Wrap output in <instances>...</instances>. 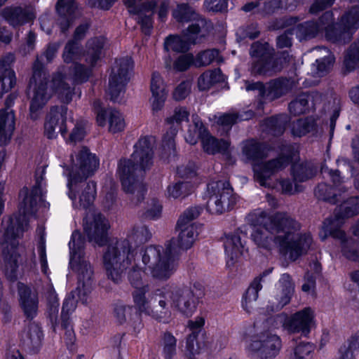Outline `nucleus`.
I'll return each instance as SVG.
<instances>
[{
	"instance_id": "46",
	"label": "nucleus",
	"mask_w": 359,
	"mask_h": 359,
	"mask_svg": "<svg viewBox=\"0 0 359 359\" xmlns=\"http://www.w3.org/2000/svg\"><path fill=\"white\" fill-rule=\"evenodd\" d=\"M308 98L309 96L306 94L300 95L298 98L290 104V111L294 115H299L304 113L308 104Z\"/></svg>"
},
{
	"instance_id": "38",
	"label": "nucleus",
	"mask_w": 359,
	"mask_h": 359,
	"mask_svg": "<svg viewBox=\"0 0 359 359\" xmlns=\"http://www.w3.org/2000/svg\"><path fill=\"white\" fill-rule=\"evenodd\" d=\"M315 346L311 343H300L294 349L292 359H313Z\"/></svg>"
},
{
	"instance_id": "64",
	"label": "nucleus",
	"mask_w": 359,
	"mask_h": 359,
	"mask_svg": "<svg viewBox=\"0 0 359 359\" xmlns=\"http://www.w3.org/2000/svg\"><path fill=\"white\" fill-rule=\"evenodd\" d=\"M48 303L50 304V314L55 316L58 312V301L55 291L51 290L48 295Z\"/></svg>"
},
{
	"instance_id": "15",
	"label": "nucleus",
	"mask_w": 359,
	"mask_h": 359,
	"mask_svg": "<svg viewBox=\"0 0 359 359\" xmlns=\"http://www.w3.org/2000/svg\"><path fill=\"white\" fill-rule=\"evenodd\" d=\"M198 138L201 139L203 150L209 154L225 151L229 146L227 141H219L210 135L201 123L195 122L194 128L189 130L185 136V140L190 144H194L197 142Z\"/></svg>"
},
{
	"instance_id": "35",
	"label": "nucleus",
	"mask_w": 359,
	"mask_h": 359,
	"mask_svg": "<svg viewBox=\"0 0 359 359\" xmlns=\"http://www.w3.org/2000/svg\"><path fill=\"white\" fill-rule=\"evenodd\" d=\"M223 80V76L219 69L210 70L204 72L198 79V86L201 90L210 89L214 84Z\"/></svg>"
},
{
	"instance_id": "10",
	"label": "nucleus",
	"mask_w": 359,
	"mask_h": 359,
	"mask_svg": "<svg viewBox=\"0 0 359 359\" xmlns=\"http://www.w3.org/2000/svg\"><path fill=\"white\" fill-rule=\"evenodd\" d=\"M99 161L86 147H82L74 151L70 156V163L67 165L65 171L68 177L69 196L73 201L74 195L73 191L77 182L91 175L97 170Z\"/></svg>"
},
{
	"instance_id": "3",
	"label": "nucleus",
	"mask_w": 359,
	"mask_h": 359,
	"mask_svg": "<svg viewBox=\"0 0 359 359\" xmlns=\"http://www.w3.org/2000/svg\"><path fill=\"white\" fill-rule=\"evenodd\" d=\"M176 268L170 246L166 249L160 246H149L134 257V266L129 271L128 280L136 290L148 286L144 283L145 276L166 280L174 273Z\"/></svg>"
},
{
	"instance_id": "16",
	"label": "nucleus",
	"mask_w": 359,
	"mask_h": 359,
	"mask_svg": "<svg viewBox=\"0 0 359 359\" xmlns=\"http://www.w3.org/2000/svg\"><path fill=\"white\" fill-rule=\"evenodd\" d=\"M314 311L311 308H305L300 310L290 318L283 316L276 317V320L283 323V326L289 332L292 333H301L307 334L311 327L314 325Z\"/></svg>"
},
{
	"instance_id": "50",
	"label": "nucleus",
	"mask_w": 359,
	"mask_h": 359,
	"mask_svg": "<svg viewBox=\"0 0 359 359\" xmlns=\"http://www.w3.org/2000/svg\"><path fill=\"white\" fill-rule=\"evenodd\" d=\"M358 10V8H354L342 18V22L348 29L358 27L359 21Z\"/></svg>"
},
{
	"instance_id": "18",
	"label": "nucleus",
	"mask_w": 359,
	"mask_h": 359,
	"mask_svg": "<svg viewBox=\"0 0 359 359\" xmlns=\"http://www.w3.org/2000/svg\"><path fill=\"white\" fill-rule=\"evenodd\" d=\"M110 225L109 221L101 214L94 213L87 216L84 230L90 241L102 245L106 241L107 233Z\"/></svg>"
},
{
	"instance_id": "56",
	"label": "nucleus",
	"mask_w": 359,
	"mask_h": 359,
	"mask_svg": "<svg viewBox=\"0 0 359 359\" xmlns=\"http://www.w3.org/2000/svg\"><path fill=\"white\" fill-rule=\"evenodd\" d=\"M238 116L235 114H224L218 118L217 123L223 127L224 130L227 131L231 126L236 122Z\"/></svg>"
},
{
	"instance_id": "6",
	"label": "nucleus",
	"mask_w": 359,
	"mask_h": 359,
	"mask_svg": "<svg viewBox=\"0 0 359 359\" xmlns=\"http://www.w3.org/2000/svg\"><path fill=\"white\" fill-rule=\"evenodd\" d=\"M32 89L30 116L36 119L40 110L46 104L53 93L57 94L64 102L72 100V89L64 81L61 74L55 75L50 83L46 82V74L43 71L35 69L30 81Z\"/></svg>"
},
{
	"instance_id": "11",
	"label": "nucleus",
	"mask_w": 359,
	"mask_h": 359,
	"mask_svg": "<svg viewBox=\"0 0 359 359\" xmlns=\"http://www.w3.org/2000/svg\"><path fill=\"white\" fill-rule=\"evenodd\" d=\"M244 333L242 340L247 353L256 359H273L280 352L282 346L280 337L270 332H262L256 334Z\"/></svg>"
},
{
	"instance_id": "20",
	"label": "nucleus",
	"mask_w": 359,
	"mask_h": 359,
	"mask_svg": "<svg viewBox=\"0 0 359 359\" xmlns=\"http://www.w3.org/2000/svg\"><path fill=\"white\" fill-rule=\"evenodd\" d=\"M341 224V219L338 217L327 219L323 225L325 235L320 234V237L323 240L327 237V233H329L332 237L340 239L343 243L341 250L343 255L349 260L356 261L359 259V252L351 245V241H344V233L339 229Z\"/></svg>"
},
{
	"instance_id": "5",
	"label": "nucleus",
	"mask_w": 359,
	"mask_h": 359,
	"mask_svg": "<svg viewBox=\"0 0 359 359\" xmlns=\"http://www.w3.org/2000/svg\"><path fill=\"white\" fill-rule=\"evenodd\" d=\"M150 236L151 233L144 225H135L128 231L124 239L111 245L104 255L108 277L116 283L118 282L123 271L132 264L134 248L137 244L147 241Z\"/></svg>"
},
{
	"instance_id": "36",
	"label": "nucleus",
	"mask_w": 359,
	"mask_h": 359,
	"mask_svg": "<svg viewBox=\"0 0 359 359\" xmlns=\"http://www.w3.org/2000/svg\"><path fill=\"white\" fill-rule=\"evenodd\" d=\"M160 346L163 357L172 359L176 353L177 339L171 333L165 332L162 335Z\"/></svg>"
},
{
	"instance_id": "43",
	"label": "nucleus",
	"mask_w": 359,
	"mask_h": 359,
	"mask_svg": "<svg viewBox=\"0 0 359 359\" xmlns=\"http://www.w3.org/2000/svg\"><path fill=\"white\" fill-rule=\"evenodd\" d=\"M218 56L219 52L217 50H205L197 55L194 63L197 67L208 65L216 60Z\"/></svg>"
},
{
	"instance_id": "24",
	"label": "nucleus",
	"mask_w": 359,
	"mask_h": 359,
	"mask_svg": "<svg viewBox=\"0 0 359 359\" xmlns=\"http://www.w3.org/2000/svg\"><path fill=\"white\" fill-rule=\"evenodd\" d=\"M149 287H143L134 290L133 292V301L135 306L141 313L151 316L158 320L156 315L160 314V311H154L152 307L153 303L159 300V296L156 295V292H163V290H157L155 292L147 294Z\"/></svg>"
},
{
	"instance_id": "45",
	"label": "nucleus",
	"mask_w": 359,
	"mask_h": 359,
	"mask_svg": "<svg viewBox=\"0 0 359 359\" xmlns=\"http://www.w3.org/2000/svg\"><path fill=\"white\" fill-rule=\"evenodd\" d=\"M344 217H351L359 213V197L351 198L344 202L340 206Z\"/></svg>"
},
{
	"instance_id": "44",
	"label": "nucleus",
	"mask_w": 359,
	"mask_h": 359,
	"mask_svg": "<svg viewBox=\"0 0 359 359\" xmlns=\"http://www.w3.org/2000/svg\"><path fill=\"white\" fill-rule=\"evenodd\" d=\"M334 62L333 55L329 53L321 60H317L316 64L313 65L316 68V74L318 76H322L325 74L332 68Z\"/></svg>"
},
{
	"instance_id": "13",
	"label": "nucleus",
	"mask_w": 359,
	"mask_h": 359,
	"mask_svg": "<svg viewBox=\"0 0 359 359\" xmlns=\"http://www.w3.org/2000/svg\"><path fill=\"white\" fill-rule=\"evenodd\" d=\"M209 198L208 210L212 214H221L231 208L235 203L232 190L222 182H212L208 187Z\"/></svg>"
},
{
	"instance_id": "33",
	"label": "nucleus",
	"mask_w": 359,
	"mask_h": 359,
	"mask_svg": "<svg viewBox=\"0 0 359 359\" xmlns=\"http://www.w3.org/2000/svg\"><path fill=\"white\" fill-rule=\"evenodd\" d=\"M261 289V284L258 282H254L247 290L242 300V306L246 312L251 313L257 307L258 292Z\"/></svg>"
},
{
	"instance_id": "17",
	"label": "nucleus",
	"mask_w": 359,
	"mask_h": 359,
	"mask_svg": "<svg viewBox=\"0 0 359 359\" xmlns=\"http://www.w3.org/2000/svg\"><path fill=\"white\" fill-rule=\"evenodd\" d=\"M189 113L184 107L176 108L173 114L166 119V126L170 130L163 136L162 140V147L164 154L163 158H168L175 154V142L174 138L179 129L180 124L184 121H187Z\"/></svg>"
},
{
	"instance_id": "1",
	"label": "nucleus",
	"mask_w": 359,
	"mask_h": 359,
	"mask_svg": "<svg viewBox=\"0 0 359 359\" xmlns=\"http://www.w3.org/2000/svg\"><path fill=\"white\" fill-rule=\"evenodd\" d=\"M251 233V239L259 248L271 250L275 248L292 260L306 253L312 243L309 233L299 232V224L285 213L268 216L260 212Z\"/></svg>"
},
{
	"instance_id": "42",
	"label": "nucleus",
	"mask_w": 359,
	"mask_h": 359,
	"mask_svg": "<svg viewBox=\"0 0 359 359\" xmlns=\"http://www.w3.org/2000/svg\"><path fill=\"white\" fill-rule=\"evenodd\" d=\"M206 342L205 340L197 341L196 335L192 334L187 339L186 347L190 354H197L208 348Z\"/></svg>"
},
{
	"instance_id": "26",
	"label": "nucleus",
	"mask_w": 359,
	"mask_h": 359,
	"mask_svg": "<svg viewBox=\"0 0 359 359\" xmlns=\"http://www.w3.org/2000/svg\"><path fill=\"white\" fill-rule=\"evenodd\" d=\"M15 61V56L8 53L0 59V93L1 95L10 91L16 84V76L11 65Z\"/></svg>"
},
{
	"instance_id": "48",
	"label": "nucleus",
	"mask_w": 359,
	"mask_h": 359,
	"mask_svg": "<svg viewBox=\"0 0 359 359\" xmlns=\"http://www.w3.org/2000/svg\"><path fill=\"white\" fill-rule=\"evenodd\" d=\"M205 8L214 13H222L227 11L228 0H205Z\"/></svg>"
},
{
	"instance_id": "61",
	"label": "nucleus",
	"mask_w": 359,
	"mask_h": 359,
	"mask_svg": "<svg viewBox=\"0 0 359 359\" xmlns=\"http://www.w3.org/2000/svg\"><path fill=\"white\" fill-rule=\"evenodd\" d=\"M355 351L347 344H343L339 349V355L337 359H354Z\"/></svg>"
},
{
	"instance_id": "51",
	"label": "nucleus",
	"mask_w": 359,
	"mask_h": 359,
	"mask_svg": "<svg viewBox=\"0 0 359 359\" xmlns=\"http://www.w3.org/2000/svg\"><path fill=\"white\" fill-rule=\"evenodd\" d=\"M194 63V57L191 54L180 55L173 64V69L177 72L187 70Z\"/></svg>"
},
{
	"instance_id": "47",
	"label": "nucleus",
	"mask_w": 359,
	"mask_h": 359,
	"mask_svg": "<svg viewBox=\"0 0 359 359\" xmlns=\"http://www.w3.org/2000/svg\"><path fill=\"white\" fill-rule=\"evenodd\" d=\"M76 296H77L78 299L80 300L78 296V290H76L75 292H72L65 298L63 306L62 309V315L67 316L72 313L76 308L77 299H76Z\"/></svg>"
},
{
	"instance_id": "49",
	"label": "nucleus",
	"mask_w": 359,
	"mask_h": 359,
	"mask_svg": "<svg viewBox=\"0 0 359 359\" xmlns=\"http://www.w3.org/2000/svg\"><path fill=\"white\" fill-rule=\"evenodd\" d=\"M79 48L75 42H69L65 48L63 53V58L65 62H73L79 57Z\"/></svg>"
},
{
	"instance_id": "23",
	"label": "nucleus",
	"mask_w": 359,
	"mask_h": 359,
	"mask_svg": "<svg viewBox=\"0 0 359 359\" xmlns=\"http://www.w3.org/2000/svg\"><path fill=\"white\" fill-rule=\"evenodd\" d=\"M251 56L257 59V62L260 63L253 67V71L260 74H271L281 69V67L274 66L271 68V61L268 57L271 54V50L267 43H255L252 46Z\"/></svg>"
},
{
	"instance_id": "37",
	"label": "nucleus",
	"mask_w": 359,
	"mask_h": 359,
	"mask_svg": "<svg viewBox=\"0 0 359 359\" xmlns=\"http://www.w3.org/2000/svg\"><path fill=\"white\" fill-rule=\"evenodd\" d=\"M104 44V39L102 37L95 38L88 42V54L90 55V63L92 66L100 58Z\"/></svg>"
},
{
	"instance_id": "4",
	"label": "nucleus",
	"mask_w": 359,
	"mask_h": 359,
	"mask_svg": "<svg viewBox=\"0 0 359 359\" xmlns=\"http://www.w3.org/2000/svg\"><path fill=\"white\" fill-rule=\"evenodd\" d=\"M152 137L141 138L135 146V151L128 159L121 160L118 164L117 175L123 190L127 193L142 194L144 187L141 180L145 171L152 165Z\"/></svg>"
},
{
	"instance_id": "40",
	"label": "nucleus",
	"mask_w": 359,
	"mask_h": 359,
	"mask_svg": "<svg viewBox=\"0 0 359 359\" xmlns=\"http://www.w3.org/2000/svg\"><path fill=\"white\" fill-rule=\"evenodd\" d=\"M292 173L296 181L303 182L313 176L315 170L307 165L299 163L293 165Z\"/></svg>"
},
{
	"instance_id": "29",
	"label": "nucleus",
	"mask_w": 359,
	"mask_h": 359,
	"mask_svg": "<svg viewBox=\"0 0 359 359\" xmlns=\"http://www.w3.org/2000/svg\"><path fill=\"white\" fill-rule=\"evenodd\" d=\"M19 302L22 309L28 318H34L38 310V297L35 292L22 283L18 284Z\"/></svg>"
},
{
	"instance_id": "55",
	"label": "nucleus",
	"mask_w": 359,
	"mask_h": 359,
	"mask_svg": "<svg viewBox=\"0 0 359 359\" xmlns=\"http://www.w3.org/2000/svg\"><path fill=\"white\" fill-rule=\"evenodd\" d=\"M167 96L168 95H151L149 99V103L153 114H157L163 109Z\"/></svg>"
},
{
	"instance_id": "41",
	"label": "nucleus",
	"mask_w": 359,
	"mask_h": 359,
	"mask_svg": "<svg viewBox=\"0 0 359 359\" xmlns=\"http://www.w3.org/2000/svg\"><path fill=\"white\" fill-rule=\"evenodd\" d=\"M150 90L151 95H168L165 83L158 73H153L151 79Z\"/></svg>"
},
{
	"instance_id": "19",
	"label": "nucleus",
	"mask_w": 359,
	"mask_h": 359,
	"mask_svg": "<svg viewBox=\"0 0 359 359\" xmlns=\"http://www.w3.org/2000/svg\"><path fill=\"white\" fill-rule=\"evenodd\" d=\"M224 248L228 267L233 266L248 252L245 236L238 231L226 234L224 238Z\"/></svg>"
},
{
	"instance_id": "54",
	"label": "nucleus",
	"mask_w": 359,
	"mask_h": 359,
	"mask_svg": "<svg viewBox=\"0 0 359 359\" xmlns=\"http://www.w3.org/2000/svg\"><path fill=\"white\" fill-rule=\"evenodd\" d=\"M177 175L184 181H191L196 176L195 166L191 163L179 166L177 170Z\"/></svg>"
},
{
	"instance_id": "60",
	"label": "nucleus",
	"mask_w": 359,
	"mask_h": 359,
	"mask_svg": "<svg viewBox=\"0 0 359 359\" xmlns=\"http://www.w3.org/2000/svg\"><path fill=\"white\" fill-rule=\"evenodd\" d=\"M86 131L83 126L77 125L71 133L67 142L69 143H75L79 142L84 137Z\"/></svg>"
},
{
	"instance_id": "57",
	"label": "nucleus",
	"mask_w": 359,
	"mask_h": 359,
	"mask_svg": "<svg viewBox=\"0 0 359 359\" xmlns=\"http://www.w3.org/2000/svg\"><path fill=\"white\" fill-rule=\"evenodd\" d=\"M359 61V46H353L347 53L344 62L347 67H353V64Z\"/></svg>"
},
{
	"instance_id": "22",
	"label": "nucleus",
	"mask_w": 359,
	"mask_h": 359,
	"mask_svg": "<svg viewBox=\"0 0 359 359\" xmlns=\"http://www.w3.org/2000/svg\"><path fill=\"white\" fill-rule=\"evenodd\" d=\"M288 163L286 158L265 162L261 161L253 165V170L256 180L262 186L270 187L269 180L276 172L284 168Z\"/></svg>"
},
{
	"instance_id": "53",
	"label": "nucleus",
	"mask_w": 359,
	"mask_h": 359,
	"mask_svg": "<svg viewBox=\"0 0 359 359\" xmlns=\"http://www.w3.org/2000/svg\"><path fill=\"white\" fill-rule=\"evenodd\" d=\"M191 87V84L189 81L181 82L172 93L173 98L177 101L185 99L190 93Z\"/></svg>"
},
{
	"instance_id": "32",
	"label": "nucleus",
	"mask_w": 359,
	"mask_h": 359,
	"mask_svg": "<svg viewBox=\"0 0 359 359\" xmlns=\"http://www.w3.org/2000/svg\"><path fill=\"white\" fill-rule=\"evenodd\" d=\"M196 183L192 181H182L172 184L168 187L167 196L174 199L186 197L191 193Z\"/></svg>"
},
{
	"instance_id": "2",
	"label": "nucleus",
	"mask_w": 359,
	"mask_h": 359,
	"mask_svg": "<svg viewBox=\"0 0 359 359\" xmlns=\"http://www.w3.org/2000/svg\"><path fill=\"white\" fill-rule=\"evenodd\" d=\"M41 200L42 189L40 185L30 189L25 187L19 194L18 214L5 216L2 219L0 243L3 251L5 273L11 278L17 269L18 239L28 229V222L36 212L38 203Z\"/></svg>"
},
{
	"instance_id": "34",
	"label": "nucleus",
	"mask_w": 359,
	"mask_h": 359,
	"mask_svg": "<svg viewBox=\"0 0 359 359\" xmlns=\"http://www.w3.org/2000/svg\"><path fill=\"white\" fill-rule=\"evenodd\" d=\"M137 1L136 0H126L125 4L128 7L129 11L132 13L137 14V20L139 23L141 24L142 31L146 34L150 33L152 27V21L149 15L143 16V13L147 10V7H144L142 9L137 10L135 7Z\"/></svg>"
},
{
	"instance_id": "52",
	"label": "nucleus",
	"mask_w": 359,
	"mask_h": 359,
	"mask_svg": "<svg viewBox=\"0 0 359 359\" xmlns=\"http://www.w3.org/2000/svg\"><path fill=\"white\" fill-rule=\"evenodd\" d=\"M314 125L309 120H298L296 123L293 125L292 133L297 136H302L309 133L313 129Z\"/></svg>"
},
{
	"instance_id": "39",
	"label": "nucleus",
	"mask_w": 359,
	"mask_h": 359,
	"mask_svg": "<svg viewBox=\"0 0 359 359\" xmlns=\"http://www.w3.org/2000/svg\"><path fill=\"white\" fill-rule=\"evenodd\" d=\"M95 184L93 182L87 183L84 190L79 196L80 206L83 208L90 206L95 199Z\"/></svg>"
},
{
	"instance_id": "21",
	"label": "nucleus",
	"mask_w": 359,
	"mask_h": 359,
	"mask_svg": "<svg viewBox=\"0 0 359 359\" xmlns=\"http://www.w3.org/2000/svg\"><path fill=\"white\" fill-rule=\"evenodd\" d=\"M72 117L65 107L53 108L45 123V133L48 138H53L57 132L65 136L68 123Z\"/></svg>"
},
{
	"instance_id": "7",
	"label": "nucleus",
	"mask_w": 359,
	"mask_h": 359,
	"mask_svg": "<svg viewBox=\"0 0 359 359\" xmlns=\"http://www.w3.org/2000/svg\"><path fill=\"white\" fill-rule=\"evenodd\" d=\"M83 239L79 231H74L69 245L70 249L69 264L77 274L78 296L80 301L88 304L90 300V294L92 290L93 271L91 265L83 254Z\"/></svg>"
},
{
	"instance_id": "30",
	"label": "nucleus",
	"mask_w": 359,
	"mask_h": 359,
	"mask_svg": "<svg viewBox=\"0 0 359 359\" xmlns=\"http://www.w3.org/2000/svg\"><path fill=\"white\" fill-rule=\"evenodd\" d=\"M15 128V116L12 109L0 111V144L8 143Z\"/></svg>"
},
{
	"instance_id": "31",
	"label": "nucleus",
	"mask_w": 359,
	"mask_h": 359,
	"mask_svg": "<svg viewBox=\"0 0 359 359\" xmlns=\"http://www.w3.org/2000/svg\"><path fill=\"white\" fill-rule=\"evenodd\" d=\"M295 86L293 80L282 79L270 82L263 91V95L270 100L276 99L287 93Z\"/></svg>"
},
{
	"instance_id": "27",
	"label": "nucleus",
	"mask_w": 359,
	"mask_h": 359,
	"mask_svg": "<svg viewBox=\"0 0 359 359\" xmlns=\"http://www.w3.org/2000/svg\"><path fill=\"white\" fill-rule=\"evenodd\" d=\"M96 121L100 126L109 124V131L116 133L123 130L126 123L122 114L113 109H101L97 112Z\"/></svg>"
},
{
	"instance_id": "62",
	"label": "nucleus",
	"mask_w": 359,
	"mask_h": 359,
	"mask_svg": "<svg viewBox=\"0 0 359 359\" xmlns=\"http://www.w3.org/2000/svg\"><path fill=\"white\" fill-rule=\"evenodd\" d=\"M151 205L147 211V216L151 219H156L161 215V205L156 201H154Z\"/></svg>"
},
{
	"instance_id": "59",
	"label": "nucleus",
	"mask_w": 359,
	"mask_h": 359,
	"mask_svg": "<svg viewBox=\"0 0 359 359\" xmlns=\"http://www.w3.org/2000/svg\"><path fill=\"white\" fill-rule=\"evenodd\" d=\"M74 0H59L57 4V10L61 15L71 13L74 10Z\"/></svg>"
},
{
	"instance_id": "14",
	"label": "nucleus",
	"mask_w": 359,
	"mask_h": 359,
	"mask_svg": "<svg viewBox=\"0 0 359 359\" xmlns=\"http://www.w3.org/2000/svg\"><path fill=\"white\" fill-rule=\"evenodd\" d=\"M133 67V62L131 58L126 57L116 61V65L112 68L108 91L113 100L117 101L123 93Z\"/></svg>"
},
{
	"instance_id": "63",
	"label": "nucleus",
	"mask_w": 359,
	"mask_h": 359,
	"mask_svg": "<svg viewBox=\"0 0 359 359\" xmlns=\"http://www.w3.org/2000/svg\"><path fill=\"white\" fill-rule=\"evenodd\" d=\"M335 0H316L311 7V12L313 13H318V11L330 6L334 4Z\"/></svg>"
},
{
	"instance_id": "25",
	"label": "nucleus",
	"mask_w": 359,
	"mask_h": 359,
	"mask_svg": "<svg viewBox=\"0 0 359 359\" xmlns=\"http://www.w3.org/2000/svg\"><path fill=\"white\" fill-rule=\"evenodd\" d=\"M2 16L10 25L15 28L32 22L36 14L32 6H11L3 10Z\"/></svg>"
},
{
	"instance_id": "28",
	"label": "nucleus",
	"mask_w": 359,
	"mask_h": 359,
	"mask_svg": "<svg viewBox=\"0 0 359 359\" xmlns=\"http://www.w3.org/2000/svg\"><path fill=\"white\" fill-rule=\"evenodd\" d=\"M294 292V285L288 274H283L276 285L275 299L276 302L273 310H278L287 304Z\"/></svg>"
},
{
	"instance_id": "12",
	"label": "nucleus",
	"mask_w": 359,
	"mask_h": 359,
	"mask_svg": "<svg viewBox=\"0 0 359 359\" xmlns=\"http://www.w3.org/2000/svg\"><path fill=\"white\" fill-rule=\"evenodd\" d=\"M200 215L197 208L187 209L177 222L179 231L178 245L182 249L187 250L192 247L201 230V225L194 222Z\"/></svg>"
},
{
	"instance_id": "58",
	"label": "nucleus",
	"mask_w": 359,
	"mask_h": 359,
	"mask_svg": "<svg viewBox=\"0 0 359 359\" xmlns=\"http://www.w3.org/2000/svg\"><path fill=\"white\" fill-rule=\"evenodd\" d=\"M89 74V69L84 68L81 65L76 64L74 65V72L72 76L75 81L83 82L88 79Z\"/></svg>"
},
{
	"instance_id": "8",
	"label": "nucleus",
	"mask_w": 359,
	"mask_h": 359,
	"mask_svg": "<svg viewBox=\"0 0 359 359\" xmlns=\"http://www.w3.org/2000/svg\"><path fill=\"white\" fill-rule=\"evenodd\" d=\"M159 296L158 305L162 309L156 316L159 321L168 322L172 311L184 316L191 315L196 308V299L193 291L187 287L163 288V292H156Z\"/></svg>"
},
{
	"instance_id": "9",
	"label": "nucleus",
	"mask_w": 359,
	"mask_h": 359,
	"mask_svg": "<svg viewBox=\"0 0 359 359\" xmlns=\"http://www.w3.org/2000/svg\"><path fill=\"white\" fill-rule=\"evenodd\" d=\"M173 18L180 22L196 20L191 24L186 33L182 36L168 37L165 41V48L168 50L182 52L187 50L189 46L196 42L197 35L201 27L203 26L204 21L200 19L198 15L186 4L178 5L173 11Z\"/></svg>"
}]
</instances>
